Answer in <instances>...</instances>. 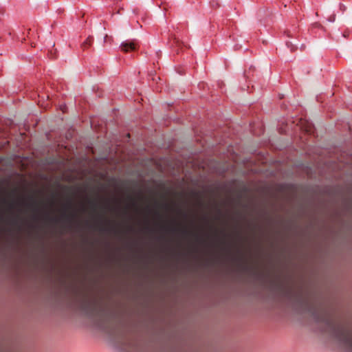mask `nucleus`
I'll return each instance as SVG.
<instances>
[{"label": "nucleus", "mask_w": 352, "mask_h": 352, "mask_svg": "<svg viewBox=\"0 0 352 352\" xmlns=\"http://www.w3.org/2000/svg\"><path fill=\"white\" fill-rule=\"evenodd\" d=\"M155 215L158 219L157 221H151L148 218L144 221V226L151 231H157L162 233H174L177 232H187L188 225L182 220L173 218L163 219L159 212H156Z\"/></svg>", "instance_id": "nucleus-1"}, {"label": "nucleus", "mask_w": 352, "mask_h": 352, "mask_svg": "<svg viewBox=\"0 0 352 352\" xmlns=\"http://www.w3.org/2000/svg\"><path fill=\"white\" fill-rule=\"evenodd\" d=\"M44 217L48 218L52 223L55 224L69 225L73 221L75 217V214L69 213L65 210L61 212L59 216H50L48 214L43 215L38 213H34L32 215V219L34 221L39 220Z\"/></svg>", "instance_id": "nucleus-2"}, {"label": "nucleus", "mask_w": 352, "mask_h": 352, "mask_svg": "<svg viewBox=\"0 0 352 352\" xmlns=\"http://www.w3.org/2000/svg\"><path fill=\"white\" fill-rule=\"evenodd\" d=\"M24 221L25 219L18 213L11 211L6 214L3 210H0V222L5 223L9 227L21 228Z\"/></svg>", "instance_id": "nucleus-3"}, {"label": "nucleus", "mask_w": 352, "mask_h": 352, "mask_svg": "<svg viewBox=\"0 0 352 352\" xmlns=\"http://www.w3.org/2000/svg\"><path fill=\"white\" fill-rule=\"evenodd\" d=\"M135 44L133 41H125L122 42L120 46L121 50L124 52L129 50H134L135 49Z\"/></svg>", "instance_id": "nucleus-4"}, {"label": "nucleus", "mask_w": 352, "mask_h": 352, "mask_svg": "<svg viewBox=\"0 0 352 352\" xmlns=\"http://www.w3.org/2000/svg\"><path fill=\"white\" fill-rule=\"evenodd\" d=\"M300 124L302 125V122H301ZM301 127L307 133H311L312 132L313 126H312L311 123L307 122V125L305 126H301Z\"/></svg>", "instance_id": "nucleus-5"}, {"label": "nucleus", "mask_w": 352, "mask_h": 352, "mask_svg": "<svg viewBox=\"0 0 352 352\" xmlns=\"http://www.w3.org/2000/svg\"><path fill=\"white\" fill-rule=\"evenodd\" d=\"M286 45H287V47H289L291 51H294L296 48V44L293 43L292 41H287Z\"/></svg>", "instance_id": "nucleus-6"}, {"label": "nucleus", "mask_w": 352, "mask_h": 352, "mask_svg": "<svg viewBox=\"0 0 352 352\" xmlns=\"http://www.w3.org/2000/svg\"><path fill=\"white\" fill-rule=\"evenodd\" d=\"M91 43V38H87V41L83 43V45H85L87 43Z\"/></svg>", "instance_id": "nucleus-7"}, {"label": "nucleus", "mask_w": 352, "mask_h": 352, "mask_svg": "<svg viewBox=\"0 0 352 352\" xmlns=\"http://www.w3.org/2000/svg\"><path fill=\"white\" fill-rule=\"evenodd\" d=\"M13 208H14V205L13 204H10V206H9L10 210H12Z\"/></svg>", "instance_id": "nucleus-8"}, {"label": "nucleus", "mask_w": 352, "mask_h": 352, "mask_svg": "<svg viewBox=\"0 0 352 352\" xmlns=\"http://www.w3.org/2000/svg\"><path fill=\"white\" fill-rule=\"evenodd\" d=\"M107 36V35L104 36V42H105V40H106Z\"/></svg>", "instance_id": "nucleus-9"}, {"label": "nucleus", "mask_w": 352, "mask_h": 352, "mask_svg": "<svg viewBox=\"0 0 352 352\" xmlns=\"http://www.w3.org/2000/svg\"><path fill=\"white\" fill-rule=\"evenodd\" d=\"M334 19H334V17H333L332 19H331V22L334 21Z\"/></svg>", "instance_id": "nucleus-10"}, {"label": "nucleus", "mask_w": 352, "mask_h": 352, "mask_svg": "<svg viewBox=\"0 0 352 352\" xmlns=\"http://www.w3.org/2000/svg\"><path fill=\"white\" fill-rule=\"evenodd\" d=\"M207 223L208 224V226H212L210 224V222H207Z\"/></svg>", "instance_id": "nucleus-11"}, {"label": "nucleus", "mask_w": 352, "mask_h": 352, "mask_svg": "<svg viewBox=\"0 0 352 352\" xmlns=\"http://www.w3.org/2000/svg\"><path fill=\"white\" fill-rule=\"evenodd\" d=\"M207 223L208 224V226H212L210 224V222H207Z\"/></svg>", "instance_id": "nucleus-12"}, {"label": "nucleus", "mask_w": 352, "mask_h": 352, "mask_svg": "<svg viewBox=\"0 0 352 352\" xmlns=\"http://www.w3.org/2000/svg\"><path fill=\"white\" fill-rule=\"evenodd\" d=\"M216 242H217V243H219V241H217Z\"/></svg>", "instance_id": "nucleus-13"}]
</instances>
